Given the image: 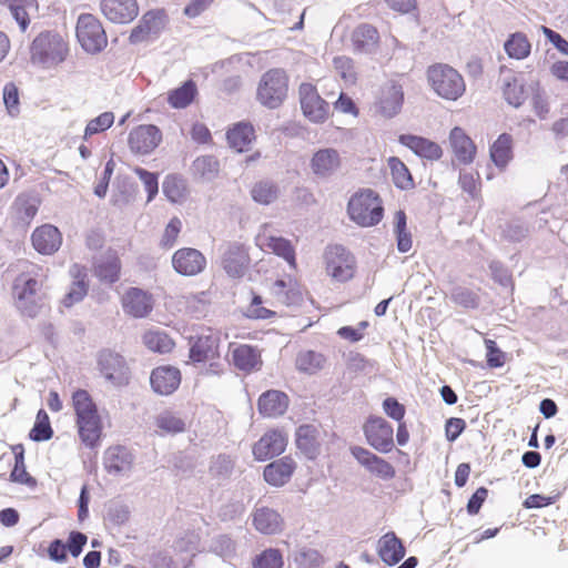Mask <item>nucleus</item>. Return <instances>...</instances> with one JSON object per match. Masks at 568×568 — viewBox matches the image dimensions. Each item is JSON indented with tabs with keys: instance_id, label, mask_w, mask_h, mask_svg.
I'll list each match as a JSON object with an SVG mask.
<instances>
[{
	"instance_id": "obj_27",
	"label": "nucleus",
	"mask_w": 568,
	"mask_h": 568,
	"mask_svg": "<svg viewBox=\"0 0 568 568\" xmlns=\"http://www.w3.org/2000/svg\"><path fill=\"white\" fill-rule=\"evenodd\" d=\"M377 554L384 564L392 567L405 557L406 548L394 531H388L378 539Z\"/></svg>"
},
{
	"instance_id": "obj_10",
	"label": "nucleus",
	"mask_w": 568,
	"mask_h": 568,
	"mask_svg": "<svg viewBox=\"0 0 568 568\" xmlns=\"http://www.w3.org/2000/svg\"><path fill=\"white\" fill-rule=\"evenodd\" d=\"M355 258L342 245H334L326 252V271L337 282H347L354 276Z\"/></svg>"
},
{
	"instance_id": "obj_24",
	"label": "nucleus",
	"mask_w": 568,
	"mask_h": 568,
	"mask_svg": "<svg viewBox=\"0 0 568 568\" xmlns=\"http://www.w3.org/2000/svg\"><path fill=\"white\" fill-rule=\"evenodd\" d=\"M31 241L37 252L44 255H51L60 248L62 244V235L57 226L44 224L33 231Z\"/></svg>"
},
{
	"instance_id": "obj_1",
	"label": "nucleus",
	"mask_w": 568,
	"mask_h": 568,
	"mask_svg": "<svg viewBox=\"0 0 568 568\" xmlns=\"http://www.w3.org/2000/svg\"><path fill=\"white\" fill-rule=\"evenodd\" d=\"M347 213L357 225L369 227L382 221L384 207L379 195L375 191L366 189L349 199Z\"/></svg>"
},
{
	"instance_id": "obj_59",
	"label": "nucleus",
	"mask_w": 568,
	"mask_h": 568,
	"mask_svg": "<svg viewBox=\"0 0 568 568\" xmlns=\"http://www.w3.org/2000/svg\"><path fill=\"white\" fill-rule=\"evenodd\" d=\"M106 520L115 526L124 525L130 518V509L126 505L114 503L108 507Z\"/></svg>"
},
{
	"instance_id": "obj_43",
	"label": "nucleus",
	"mask_w": 568,
	"mask_h": 568,
	"mask_svg": "<svg viewBox=\"0 0 568 568\" xmlns=\"http://www.w3.org/2000/svg\"><path fill=\"white\" fill-rule=\"evenodd\" d=\"M144 345L154 353L165 354L173 349L174 341L161 329H150L143 335Z\"/></svg>"
},
{
	"instance_id": "obj_55",
	"label": "nucleus",
	"mask_w": 568,
	"mask_h": 568,
	"mask_svg": "<svg viewBox=\"0 0 568 568\" xmlns=\"http://www.w3.org/2000/svg\"><path fill=\"white\" fill-rule=\"evenodd\" d=\"M134 173L142 181L144 189L148 193V202H151L159 192V176L158 173L148 171L143 168L136 166Z\"/></svg>"
},
{
	"instance_id": "obj_23",
	"label": "nucleus",
	"mask_w": 568,
	"mask_h": 568,
	"mask_svg": "<svg viewBox=\"0 0 568 568\" xmlns=\"http://www.w3.org/2000/svg\"><path fill=\"white\" fill-rule=\"evenodd\" d=\"M134 456L125 446L109 447L103 455V466L111 475L128 474L133 466Z\"/></svg>"
},
{
	"instance_id": "obj_20",
	"label": "nucleus",
	"mask_w": 568,
	"mask_h": 568,
	"mask_svg": "<svg viewBox=\"0 0 568 568\" xmlns=\"http://www.w3.org/2000/svg\"><path fill=\"white\" fill-rule=\"evenodd\" d=\"M181 372L171 365L155 367L150 375L152 390L159 395L173 394L181 384Z\"/></svg>"
},
{
	"instance_id": "obj_53",
	"label": "nucleus",
	"mask_w": 568,
	"mask_h": 568,
	"mask_svg": "<svg viewBox=\"0 0 568 568\" xmlns=\"http://www.w3.org/2000/svg\"><path fill=\"white\" fill-rule=\"evenodd\" d=\"M163 194L172 203H178L184 195L185 185L181 178L168 175L162 184Z\"/></svg>"
},
{
	"instance_id": "obj_40",
	"label": "nucleus",
	"mask_w": 568,
	"mask_h": 568,
	"mask_svg": "<svg viewBox=\"0 0 568 568\" xmlns=\"http://www.w3.org/2000/svg\"><path fill=\"white\" fill-rule=\"evenodd\" d=\"M250 194L255 203L270 205L277 200L280 195V187L277 183L272 180H261L254 183Z\"/></svg>"
},
{
	"instance_id": "obj_28",
	"label": "nucleus",
	"mask_w": 568,
	"mask_h": 568,
	"mask_svg": "<svg viewBox=\"0 0 568 568\" xmlns=\"http://www.w3.org/2000/svg\"><path fill=\"white\" fill-rule=\"evenodd\" d=\"M320 430L315 425L303 424L296 428L295 443L298 450L307 458L315 459L321 452Z\"/></svg>"
},
{
	"instance_id": "obj_32",
	"label": "nucleus",
	"mask_w": 568,
	"mask_h": 568,
	"mask_svg": "<svg viewBox=\"0 0 568 568\" xmlns=\"http://www.w3.org/2000/svg\"><path fill=\"white\" fill-rule=\"evenodd\" d=\"M449 142L453 152L459 162L469 164L474 161L476 146L462 128L455 126L450 131Z\"/></svg>"
},
{
	"instance_id": "obj_35",
	"label": "nucleus",
	"mask_w": 568,
	"mask_h": 568,
	"mask_svg": "<svg viewBox=\"0 0 568 568\" xmlns=\"http://www.w3.org/2000/svg\"><path fill=\"white\" fill-rule=\"evenodd\" d=\"M230 146L237 152H244L254 140V128L246 122H239L226 132Z\"/></svg>"
},
{
	"instance_id": "obj_39",
	"label": "nucleus",
	"mask_w": 568,
	"mask_h": 568,
	"mask_svg": "<svg viewBox=\"0 0 568 568\" xmlns=\"http://www.w3.org/2000/svg\"><path fill=\"white\" fill-rule=\"evenodd\" d=\"M490 159L498 168H505L511 159L513 138L508 133H501L491 144Z\"/></svg>"
},
{
	"instance_id": "obj_22",
	"label": "nucleus",
	"mask_w": 568,
	"mask_h": 568,
	"mask_svg": "<svg viewBox=\"0 0 568 568\" xmlns=\"http://www.w3.org/2000/svg\"><path fill=\"white\" fill-rule=\"evenodd\" d=\"M296 467V462L291 456H284L264 467L263 478L273 487H282L291 480Z\"/></svg>"
},
{
	"instance_id": "obj_34",
	"label": "nucleus",
	"mask_w": 568,
	"mask_h": 568,
	"mask_svg": "<svg viewBox=\"0 0 568 568\" xmlns=\"http://www.w3.org/2000/svg\"><path fill=\"white\" fill-rule=\"evenodd\" d=\"M378 40L377 29L368 23L359 24L352 34L354 49L361 53H372L376 49Z\"/></svg>"
},
{
	"instance_id": "obj_45",
	"label": "nucleus",
	"mask_w": 568,
	"mask_h": 568,
	"mask_svg": "<svg viewBox=\"0 0 568 568\" xmlns=\"http://www.w3.org/2000/svg\"><path fill=\"white\" fill-rule=\"evenodd\" d=\"M72 406L75 418L99 414L98 406L88 390L78 388L72 393Z\"/></svg>"
},
{
	"instance_id": "obj_4",
	"label": "nucleus",
	"mask_w": 568,
	"mask_h": 568,
	"mask_svg": "<svg viewBox=\"0 0 568 568\" xmlns=\"http://www.w3.org/2000/svg\"><path fill=\"white\" fill-rule=\"evenodd\" d=\"M41 283L33 276L20 274L13 282L16 306L21 315L34 318L43 307V297L40 294Z\"/></svg>"
},
{
	"instance_id": "obj_33",
	"label": "nucleus",
	"mask_w": 568,
	"mask_h": 568,
	"mask_svg": "<svg viewBox=\"0 0 568 568\" xmlns=\"http://www.w3.org/2000/svg\"><path fill=\"white\" fill-rule=\"evenodd\" d=\"M253 525L261 534L275 535L283 529V518L276 510L261 507L253 513Z\"/></svg>"
},
{
	"instance_id": "obj_31",
	"label": "nucleus",
	"mask_w": 568,
	"mask_h": 568,
	"mask_svg": "<svg viewBox=\"0 0 568 568\" xmlns=\"http://www.w3.org/2000/svg\"><path fill=\"white\" fill-rule=\"evenodd\" d=\"M79 437L88 448H95L100 445L102 436V419L99 414L82 418H75Z\"/></svg>"
},
{
	"instance_id": "obj_46",
	"label": "nucleus",
	"mask_w": 568,
	"mask_h": 568,
	"mask_svg": "<svg viewBox=\"0 0 568 568\" xmlns=\"http://www.w3.org/2000/svg\"><path fill=\"white\" fill-rule=\"evenodd\" d=\"M326 363L322 353L315 351H303L297 354L296 367L298 371L313 375L321 371Z\"/></svg>"
},
{
	"instance_id": "obj_60",
	"label": "nucleus",
	"mask_w": 568,
	"mask_h": 568,
	"mask_svg": "<svg viewBox=\"0 0 568 568\" xmlns=\"http://www.w3.org/2000/svg\"><path fill=\"white\" fill-rule=\"evenodd\" d=\"M88 542V536L79 530H72L69 532L67 538L65 547L68 552L71 554L72 557L77 558L83 551L84 546Z\"/></svg>"
},
{
	"instance_id": "obj_13",
	"label": "nucleus",
	"mask_w": 568,
	"mask_h": 568,
	"mask_svg": "<svg viewBox=\"0 0 568 568\" xmlns=\"http://www.w3.org/2000/svg\"><path fill=\"white\" fill-rule=\"evenodd\" d=\"M351 453L367 471L379 479L390 480L395 477V467L389 462L368 449L361 446H353L351 447Z\"/></svg>"
},
{
	"instance_id": "obj_37",
	"label": "nucleus",
	"mask_w": 568,
	"mask_h": 568,
	"mask_svg": "<svg viewBox=\"0 0 568 568\" xmlns=\"http://www.w3.org/2000/svg\"><path fill=\"white\" fill-rule=\"evenodd\" d=\"M387 162L395 186L403 191L413 190L415 182L406 164L397 156H390Z\"/></svg>"
},
{
	"instance_id": "obj_14",
	"label": "nucleus",
	"mask_w": 568,
	"mask_h": 568,
	"mask_svg": "<svg viewBox=\"0 0 568 568\" xmlns=\"http://www.w3.org/2000/svg\"><path fill=\"white\" fill-rule=\"evenodd\" d=\"M174 271L183 276H195L206 267V258L203 253L193 247H182L172 256Z\"/></svg>"
},
{
	"instance_id": "obj_6",
	"label": "nucleus",
	"mask_w": 568,
	"mask_h": 568,
	"mask_svg": "<svg viewBox=\"0 0 568 568\" xmlns=\"http://www.w3.org/2000/svg\"><path fill=\"white\" fill-rule=\"evenodd\" d=\"M75 36L81 48L90 54L101 52L108 44V37L102 23L91 13L79 16Z\"/></svg>"
},
{
	"instance_id": "obj_51",
	"label": "nucleus",
	"mask_w": 568,
	"mask_h": 568,
	"mask_svg": "<svg viewBox=\"0 0 568 568\" xmlns=\"http://www.w3.org/2000/svg\"><path fill=\"white\" fill-rule=\"evenodd\" d=\"M267 247L290 265H295V251L290 240L282 236H270Z\"/></svg>"
},
{
	"instance_id": "obj_2",
	"label": "nucleus",
	"mask_w": 568,
	"mask_h": 568,
	"mask_svg": "<svg viewBox=\"0 0 568 568\" xmlns=\"http://www.w3.org/2000/svg\"><path fill=\"white\" fill-rule=\"evenodd\" d=\"M427 80L434 92L448 101L458 100L466 91L463 75L448 64L436 63L428 67Z\"/></svg>"
},
{
	"instance_id": "obj_21",
	"label": "nucleus",
	"mask_w": 568,
	"mask_h": 568,
	"mask_svg": "<svg viewBox=\"0 0 568 568\" xmlns=\"http://www.w3.org/2000/svg\"><path fill=\"white\" fill-rule=\"evenodd\" d=\"M104 17L114 23H129L139 14L136 0H101Z\"/></svg>"
},
{
	"instance_id": "obj_49",
	"label": "nucleus",
	"mask_w": 568,
	"mask_h": 568,
	"mask_svg": "<svg viewBox=\"0 0 568 568\" xmlns=\"http://www.w3.org/2000/svg\"><path fill=\"white\" fill-rule=\"evenodd\" d=\"M155 425L159 429L166 434H179L185 430V422L176 414L165 410L158 415Z\"/></svg>"
},
{
	"instance_id": "obj_44",
	"label": "nucleus",
	"mask_w": 568,
	"mask_h": 568,
	"mask_svg": "<svg viewBox=\"0 0 568 568\" xmlns=\"http://www.w3.org/2000/svg\"><path fill=\"white\" fill-rule=\"evenodd\" d=\"M394 233L396 236L397 250L400 253H407L412 248V234L407 230V215L403 210L395 213Z\"/></svg>"
},
{
	"instance_id": "obj_62",
	"label": "nucleus",
	"mask_w": 568,
	"mask_h": 568,
	"mask_svg": "<svg viewBox=\"0 0 568 568\" xmlns=\"http://www.w3.org/2000/svg\"><path fill=\"white\" fill-rule=\"evenodd\" d=\"M528 229L521 221L509 222L503 231L504 237L509 242H520L527 235Z\"/></svg>"
},
{
	"instance_id": "obj_50",
	"label": "nucleus",
	"mask_w": 568,
	"mask_h": 568,
	"mask_svg": "<svg viewBox=\"0 0 568 568\" xmlns=\"http://www.w3.org/2000/svg\"><path fill=\"white\" fill-rule=\"evenodd\" d=\"M450 300L464 308L475 310L479 307V295L465 286H455L450 292Z\"/></svg>"
},
{
	"instance_id": "obj_64",
	"label": "nucleus",
	"mask_w": 568,
	"mask_h": 568,
	"mask_svg": "<svg viewBox=\"0 0 568 568\" xmlns=\"http://www.w3.org/2000/svg\"><path fill=\"white\" fill-rule=\"evenodd\" d=\"M466 429V422L463 418L450 417L445 423V436L449 443H454Z\"/></svg>"
},
{
	"instance_id": "obj_26",
	"label": "nucleus",
	"mask_w": 568,
	"mask_h": 568,
	"mask_svg": "<svg viewBox=\"0 0 568 568\" xmlns=\"http://www.w3.org/2000/svg\"><path fill=\"white\" fill-rule=\"evenodd\" d=\"M398 142L412 150L419 158L436 161L439 160L443 155V150L439 144L424 136L410 133L400 134Z\"/></svg>"
},
{
	"instance_id": "obj_19",
	"label": "nucleus",
	"mask_w": 568,
	"mask_h": 568,
	"mask_svg": "<svg viewBox=\"0 0 568 568\" xmlns=\"http://www.w3.org/2000/svg\"><path fill=\"white\" fill-rule=\"evenodd\" d=\"M287 439L285 435L277 430L266 432L254 445L253 456L258 462H265L280 456L286 448Z\"/></svg>"
},
{
	"instance_id": "obj_15",
	"label": "nucleus",
	"mask_w": 568,
	"mask_h": 568,
	"mask_svg": "<svg viewBox=\"0 0 568 568\" xmlns=\"http://www.w3.org/2000/svg\"><path fill=\"white\" fill-rule=\"evenodd\" d=\"M122 263L114 250H108L92 261L93 275L104 284L112 285L120 280Z\"/></svg>"
},
{
	"instance_id": "obj_42",
	"label": "nucleus",
	"mask_w": 568,
	"mask_h": 568,
	"mask_svg": "<svg viewBox=\"0 0 568 568\" xmlns=\"http://www.w3.org/2000/svg\"><path fill=\"white\" fill-rule=\"evenodd\" d=\"M504 50L509 58L516 60L526 59L531 51V44L523 32L509 34L504 43Z\"/></svg>"
},
{
	"instance_id": "obj_61",
	"label": "nucleus",
	"mask_w": 568,
	"mask_h": 568,
	"mask_svg": "<svg viewBox=\"0 0 568 568\" xmlns=\"http://www.w3.org/2000/svg\"><path fill=\"white\" fill-rule=\"evenodd\" d=\"M486 362L490 368H498L505 364V353L493 339H485Z\"/></svg>"
},
{
	"instance_id": "obj_56",
	"label": "nucleus",
	"mask_w": 568,
	"mask_h": 568,
	"mask_svg": "<svg viewBox=\"0 0 568 568\" xmlns=\"http://www.w3.org/2000/svg\"><path fill=\"white\" fill-rule=\"evenodd\" d=\"M294 561L300 567L314 568L321 565L322 556L316 549L303 547L294 552Z\"/></svg>"
},
{
	"instance_id": "obj_16",
	"label": "nucleus",
	"mask_w": 568,
	"mask_h": 568,
	"mask_svg": "<svg viewBox=\"0 0 568 568\" xmlns=\"http://www.w3.org/2000/svg\"><path fill=\"white\" fill-rule=\"evenodd\" d=\"M404 103L403 87L396 81L385 83L376 102V111L386 119L396 116Z\"/></svg>"
},
{
	"instance_id": "obj_18",
	"label": "nucleus",
	"mask_w": 568,
	"mask_h": 568,
	"mask_svg": "<svg viewBox=\"0 0 568 568\" xmlns=\"http://www.w3.org/2000/svg\"><path fill=\"white\" fill-rule=\"evenodd\" d=\"M342 159L336 149H318L310 161L313 174L320 180H328L341 168Z\"/></svg>"
},
{
	"instance_id": "obj_9",
	"label": "nucleus",
	"mask_w": 568,
	"mask_h": 568,
	"mask_svg": "<svg viewBox=\"0 0 568 568\" xmlns=\"http://www.w3.org/2000/svg\"><path fill=\"white\" fill-rule=\"evenodd\" d=\"M298 94L304 116L313 123H324L329 114V104L318 94L316 87L304 82Z\"/></svg>"
},
{
	"instance_id": "obj_7",
	"label": "nucleus",
	"mask_w": 568,
	"mask_h": 568,
	"mask_svg": "<svg viewBox=\"0 0 568 568\" xmlns=\"http://www.w3.org/2000/svg\"><path fill=\"white\" fill-rule=\"evenodd\" d=\"M97 366L103 378L115 387L130 383L131 371L126 359L110 348L101 349L97 355Z\"/></svg>"
},
{
	"instance_id": "obj_36",
	"label": "nucleus",
	"mask_w": 568,
	"mask_h": 568,
	"mask_svg": "<svg viewBox=\"0 0 568 568\" xmlns=\"http://www.w3.org/2000/svg\"><path fill=\"white\" fill-rule=\"evenodd\" d=\"M232 361L236 368L243 372H251L261 365L260 354L256 347L240 345L232 351Z\"/></svg>"
},
{
	"instance_id": "obj_30",
	"label": "nucleus",
	"mask_w": 568,
	"mask_h": 568,
	"mask_svg": "<svg viewBox=\"0 0 568 568\" xmlns=\"http://www.w3.org/2000/svg\"><path fill=\"white\" fill-rule=\"evenodd\" d=\"M288 402V396L284 392L268 389L260 395L257 409L264 417H277L286 412Z\"/></svg>"
},
{
	"instance_id": "obj_38",
	"label": "nucleus",
	"mask_w": 568,
	"mask_h": 568,
	"mask_svg": "<svg viewBox=\"0 0 568 568\" xmlns=\"http://www.w3.org/2000/svg\"><path fill=\"white\" fill-rule=\"evenodd\" d=\"M192 170L201 181L212 182L219 175L220 162L214 155H201L193 161Z\"/></svg>"
},
{
	"instance_id": "obj_25",
	"label": "nucleus",
	"mask_w": 568,
	"mask_h": 568,
	"mask_svg": "<svg viewBox=\"0 0 568 568\" xmlns=\"http://www.w3.org/2000/svg\"><path fill=\"white\" fill-rule=\"evenodd\" d=\"M123 310L126 314L136 318L148 316L152 308V296L138 287H131L122 298Z\"/></svg>"
},
{
	"instance_id": "obj_41",
	"label": "nucleus",
	"mask_w": 568,
	"mask_h": 568,
	"mask_svg": "<svg viewBox=\"0 0 568 568\" xmlns=\"http://www.w3.org/2000/svg\"><path fill=\"white\" fill-rule=\"evenodd\" d=\"M196 93L197 88L195 82L187 80L179 88L169 92L168 102L174 109H184L193 102Z\"/></svg>"
},
{
	"instance_id": "obj_63",
	"label": "nucleus",
	"mask_w": 568,
	"mask_h": 568,
	"mask_svg": "<svg viewBox=\"0 0 568 568\" xmlns=\"http://www.w3.org/2000/svg\"><path fill=\"white\" fill-rule=\"evenodd\" d=\"M383 409L388 417L396 422H402L406 413L405 406L392 396L383 400Z\"/></svg>"
},
{
	"instance_id": "obj_52",
	"label": "nucleus",
	"mask_w": 568,
	"mask_h": 568,
	"mask_svg": "<svg viewBox=\"0 0 568 568\" xmlns=\"http://www.w3.org/2000/svg\"><path fill=\"white\" fill-rule=\"evenodd\" d=\"M283 555L277 548L264 549L253 560V568H283Z\"/></svg>"
},
{
	"instance_id": "obj_8",
	"label": "nucleus",
	"mask_w": 568,
	"mask_h": 568,
	"mask_svg": "<svg viewBox=\"0 0 568 568\" xmlns=\"http://www.w3.org/2000/svg\"><path fill=\"white\" fill-rule=\"evenodd\" d=\"M369 446L382 454L392 452L394 447L393 426L383 417L371 415L363 426Z\"/></svg>"
},
{
	"instance_id": "obj_3",
	"label": "nucleus",
	"mask_w": 568,
	"mask_h": 568,
	"mask_svg": "<svg viewBox=\"0 0 568 568\" xmlns=\"http://www.w3.org/2000/svg\"><path fill=\"white\" fill-rule=\"evenodd\" d=\"M290 78L282 68L263 73L256 89V100L267 109L280 108L287 98Z\"/></svg>"
},
{
	"instance_id": "obj_12",
	"label": "nucleus",
	"mask_w": 568,
	"mask_h": 568,
	"mask_svg": "<svg viewBox=\"0 0 568 568\" xmlns=\"http://www.w3.org/2000/svg\"><path fill=\"white\" fill-rule=\"evenodd\" d=\"M251 258L247 248L239 242H229L222 253V267L233 278H240L246 273Z\"/></svg>"
},
{
	"instance_id": "obj_58",
	"label": "nucleus",
	"mask_w": 568,
	"mask_h": 568,
	"mask_svg": "<svg viewBox=\"0 0 568 568\" xmlns=\"http://www.w3.org/2000/svg\"><path fill=\"white\" fill-rule=\"evenodd\" d=\"M3 103L10 115L16 116L19 113V89L12 82L7 83L3 88Z\"/></svg>"
},
{
	"instance_id": "obj_11",
	"label": "nucleus",
	"mask_w": 568,
	"mask_h": 568,
	"mask_svg": "<svg viewBox=\"0 0 568 568\" xmlns=\"http://www.w3.org/2000/svg\"><path fill=\"white\" fill-rule=\"evenodd\" d=\"M166 19L164 10H149L132 29L129 37L130 43L138 44L151 38H158L165 27Z\"/></svg>"
},
{
	"instance_id": "obj_47",
	"label": "nucleus",
	"mask_w": 568,
	"mask_h": 568,
	"mask_svg": "<svg viewBox=\"0 0 568 568\" xmlns=\"http://www.w3.org/2000/svg\"><path fill=\"white\" fill-rule=\"evenodd\" d=\"M504 98L508 104L519 108L526 100V90L514 75L506 77L503 84Z\"/></svg>"
},
{
	"instance_id": "obj_57",
	"label": "nucleus",
	"mask_w": 568,
	"mask_h": 568,
	"mask_svg": "<svg viewBox=\"0 0 568 568\" xmlns=\"http://www.w3.org/2000/svg\"><path fill=\"white\" fill-rule=\"evenodd\" d=\"M88 293V283L84 277L73 282L70 291L65 294L62 303L65 307H71L75 303L81 302Z\"/></svg>"
},
{
	"instance_id": "obj_48",
	"label": "nucleus",
	"mask_w": 568,
	"mask_h": 568,
	"mask_svg": "<svg viewBox=\"0 0 568 568\" xmlns=\"http://www.w3.org/2000/svg\"><path fill=\"white\" fill-rule=\"evenodd\" d=\"M53 437L50 418L47 412L41 408L38 410L36 422L29 432V438L33 442H47Z\"/></svg>"
},
{
	"instance_id": "obj_29",
	"label": "nucleus",
	"mask_w": 568,
	"mask_h": 568,
	"mask_svg": "<svg viewBox=\"0 0 568 568\" xmlns=\"http://www.w3.org/2000/svg\"><path fill=\"white\" fill-rule=\"evenodd\" d=\"M219 337L209 329L207 334L191 339L189 357L194 363H203L217 355Z\"/></svg>"
},
{
	"instance_id": "obj_5",
	"label": "nucleus",
	"mask_w": 568,
	"mask_h": 568,
	"mask_svg": "<svg viewBox=\"0 0 568 568\" xmlns=\"http://www.w3.org/2000/svg\"><path fill=\"white\" fill-rule=\"evenodd\" d=\"M67 51L65 42L61 36L52 32H42L31 44V61L43 68H51L65 59Z\"/></svg>"
},
{
	"instance_id": "obj_54",
	"label": "nucleus",
	"mask_w": 568,
	"mask_h": 568,
	"mask_svg": "<svg viewBox=\"0 0 568 568\" xmlns=\"http://www.w3.org/2000/svg\"><path fill=\"white\" fill-rule=\"evenodd\" d=\"M114 122V114L112 112H103L97 118L89 121L84 129L83 139L88 140L90 136L103 132L111 128Z\"/></svg>"
},
{
	"instance_id": "obj_17",
	"label": "nucleus",
	"mask_w": 568,
	"mask_h": 568,
	"mask_svg": "<svg viewBox=\"0 0 568 568\" xmlns=\"http://www.w3.org/2000/svg\"><path fill=\"white\" fill-rule=\"evenodd\" d=\"M161 140L162 133L156 125H139L129 134V146L133 153L150 154Z\"/></svg>"
}]
</instances>
